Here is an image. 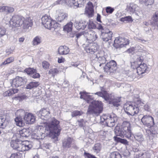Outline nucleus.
Masks as SVG:
<instances>
[{
    "mask_svg": "<svg viewBox=\"0 0 158 158\" xmlns=\"http://www.w3.org/2000/svg\"><path fill=\"white\" fill-rule=\"evenodd\" d=\"M80 98L85 100L87 103H91L89 106L87 113L89 114L99 115L102 113L103 109V105L100 101L93 100V98L89 93L83 91L80 92Z\"/></svg>",
    "mask_w": 158,
    "mask_h": 158,
    "instance_id": "nucleus-1",
    "label": "nucleus"
},
{
    "mask_svg": "<svg viewBox=\"0 0 158 158\" xmlns=\"http://www.w3.org/2000/svg\"><path fill=\"white\" fill-rule=\"evenodd\" d=\"M60 123L59 121L53 118L46 123L45 127V131L48 132L47 134L53 139L56 138L57 140L61 130Z\"/></svg>",
    "mask_w": 158,
    "mask_h": 158,
    "instance_id": "nucleus-2",
    "label": "nucleus"
},
{
    "mask_svg": "<svg viewBox=\"0 0 158 158\" xmlns=\"http://www.w3.org/2000/svg\"><path fill=\"white\" fill-rule=\"evenodd\" d=\"M144 60L143 56L141 55L139 56L136 60L131 62V67L136 70V73L139 76L147 73L148 71V67L143 62Z\"/></svg>",
    "mask_w": 158,
    "mask_h": 158,
    "instance_id": "nucleus-3",
    "label": "nucleus"
},
{
    "mask_svg": "<svg viewBox=\"0 0 158 158\" xmlns=\"http://www.w3.org/2000/svg\"><path fill=\"white\" fill-rule=\"evenodd\" d=\"M143 105V102L139 99L135 102H127L124 105V108L128 115L133 116L138 114L139 111V107Z\"/></svg>",
    "mask_w": 158,
    "mask_h": 158,
    "instance_id": "nucleus-4",
    "label": "nucleus"
},
{
    "mask_svg": "<svg viewBox=\"0 0 158 158\" xmlns=\"http://www.w3.org/2000/svg\"><path fill=\"white\" fill-rule=\"evenodd\" d=\"M121 129L119 126H116L114 129V132L117 136L122 138L126 137L130 139L132 135L130 123L128 121H124L122 123Z\"/></svg>",
    "mask_w": 158,
    "mask_h": 158,
    "instance_id": "nucleus-5",
    "label": "nucleus"
},
{
    "mask_svg": "<svg viewBox=\"0 0 158 158\" xmlns=\"http://www.w3.org/2000/svg\"><path fill=\"white\" fill-rule=\"evenodd\" d=\"M10 145L14 149L20 152L29 151L32 147L31 142L27 140H20L18 139L11 141Z\"/></svg>",
    "mask_w": 158,
    "mask_h": 158,
    "instance_id": "nucleus-6",
    "label": "nucleus"
},
{
    "mask_svg": "<svg viewBox=\"0 0 158 158\" xmlns=\"http://www.w3.org/2000/svg\"><path fill=\"white\" fill-rule=\"evenodd\" d=\"M42 23L45 28L51 29L52 28L55 29L58 27V23L53 20L50 16L45 14L41 18Z\"/></svg>",
    "mask_w": 158,
    "mask_h": 158,
    "instance_id": "nucleus-7",
    "label": "nucleus"
},
{
    "mask_svg": "<svg viewBox=\"0 0 158 158\" xmlns=\"http://www.w3.org/2000/svg\"><path fill=\"white\" fill-rule=\"evenodd\" d=\"M101 119H103V121L105 122L108 126L111 127L115 125V123L118 120V117L115 114L112 113L110 114L103 115Z\"/></svg>",
    "mask_w": 158,
    "mask_h": 158,
    "instance_id": "nucleus-8",
    "label": "nucleus"
},
{
    "mask_svg": "<svg viewBox=\"0 0 158 158\" xmlns=\"http://www.w3.org/2000/svg\"><path fill=\"white\" fill-rule=\"evenodd\" d=\"M130 43L129 39L119 36L115 38L113 46L116 48H120L128 45Z\"/></svg>",
    "mask_w": 158,
    "mask_h": 158,
    "instance_id": "nucleus-9",
    "label": "nucleus"
},
{
    "mask_svg": "<svg viewBox=\"0 0 158 158\" xmlns=\"http://www.w3.org/2000/svg\"><path fill=\"white\" fill-rule=\"evenodd\" d=\"M23 19V17L22 16L18 15H13L9 21L10 26L12 28L22 26Z\"/></svg>",
    "mask_w": 158,
    "mask_h": 158,
    "instance_id": "nucleus-10",
    "label": "nucleus"
},
{
    "mask_svg": "<svg viewBox=\"0 0 158 158\" xmlns=\"http://www.w3.org/2000/svg\"><path fill=\"white\" fill-rule=\"evenodd\" d=\"M117 66L116 62L112 60L106 64L104 68V71L107 73H113L116 70Z\"/></svg>",
    "mask_w": 158,
    "mask_h": 158,
    "instance_id": "nucleus-11",
    "label": "nucleus"
},
{
    "mask_svg": "<svg viewBox=\"0 0 158 158\" xmlns=\"http://www.w3.org/2000/svg\"><path fill=\"white\" fill-rule=\"evenodd\" d=\"M143 124L149 128L154 125V119L153 117L149 115H144L141 119Z\"/></svg>",
    "mask_w": 158,
    "mask_h": 158,
    "instance_id": "nucleus-12",
    "label": "nucleus"
},
{
    "mask_svg": "<svg viewBox=\"0 0 158 158\" xmlns=\"http://www.w3.org/2000/svg\"><path fill=\"white\" fill-rule=\"evenodd\" d=\"M84 50L88 53L94 54L97 51L98 48V45L95 43H90L88 44H83Z\"/></svg>",
    "mask_w": 158,
    "mask_h": 158,
    "instance_id": "nucleus-13",
    "label": "nucleus"
},
{
    "mask_svg": "<svg viewBox=\"0 0 158 158\" xmlns=\"http://www.w3.org/2000/svg\"><path fill=\"white\" fill-rule=\"evenodd\" d=\"M37 129L36 132L32 135L33 138L37 140L44 139L45 136V134L43 132L44 127L42 126L39 125L37 126Z\"/></svg>",
    "mask_w": 158,
    "mask_h": 158,
    "instance_id": "nucleus-14",
    "label": "nucleus"
},
{
    "mask_svg": "<svg viewBox=\"0 0 158 158\" xmlns=\"http://www.w3.org/2000/svg\"><path fill=\"white\" fill-rule=\"evenodd\" d=\"M100 89L101 91L97 92L95 93L94 94L102 97L105 100L110 99L111 97V94L108 93L104 86L101 87Z\"/></svg>",
    "mask_w": 158,
    "mask_h": 158,
    "instance_id": "nucleus-15",
    "label": "nucleus"
},
{
    "mask_svg": "<svg viewBox=\"0 0 158 158\" xmlns=\"http://www.w3.org/2000/svg\"><path fill=\"white\" fill-rule=\"evenodd\" d=\"M35 116L32 114L30 113L26 114L24 117V119L26 123L28 124H31L34 123L35 122Z\"/></svg>",
    "mask_w": 158,
    "mask_h": 158,
    "instance_id": "nucleus-16",
    "label": "nucleus"
},
{
    "mask_svg": "<svg viewBox=\"0 0 158 158\" xmlns=\"http://www.w3.org/2000/svg\"><path fill=\"white\" fill-rule=\"evenodd\" d=\"M112 35V32L110 31L109 29H107L105 32L102 33L101 37L104 41L107 42L111 40Z\"/></svg>",
    "mask_w": 158,
    "mask_h": 158,
    "instance_id": "nucleus-17",
    "label": "nucleus"
},
{
    "mask_svg": "<svg viewBox=\"0 0 158 158\" xmlns=\"http://www.w3.org/2000/svg\"><path fill=\"white\" fill-rule=\"evenodd\" d=\"M22 24V28L24 29H27L30 27H31L33 25V21L30 17H27L26 18L23 17Z\"/></svg>",
    "mask_w": 158,
    "mask_h": 158,
    "instance_id": "nucleus-18",
    "label": "nucleus"
},
{
    "mask_svg": "<svg viewBox=\"0 0 158 158\" xmlns=\"http://www.w3.org/2000/svg\"><path fill=\"white\" fill-rule=\"evenodd\" d=\"M106 101H109V104H112L115 106L118 107L121 104V97H116L114 98L111 94V97L110 99Z\"/></svg>",
    "mask_w": 158,
    "mask_h": 158,
    "instance_id": "nucleus-19",
    "label": "nucleus"
},
{
    "mask_svg": "<svg viewBox=\"0 0 158 158\" xmlns=\"http://www.w3.org/2000/svg\"><path fill=\"white\" fill-rule=\"evenodd\" d=\"M23 81L22 77H16L12 80L11 83V85L13 87H18L22 85Z\"/></svg>",
    "mask_w": 158,
    "mask_h": 158,
    "instance_id": "nucleus-20",
    "label": "nucleus"
},
{
    "mask_svg": "<svg viewBox=\"0 0 158 158\" xmlns=\"http://www.w3.org/2000/svg\"><path fill=\"white\" fill-rule=\"evenodd\" d=\"M87 6L85 8V12L89 17L93 16L94 15V6L92 2H89L87 4Z\"/></svg>",
    "mask_w": 158,
    "mask_h": 158,
    "instance_id": "nucleus-21",
    "label": "nucleus"
},
{
    "mask_svg": "<svg viewBox=\"0 0 158 158\" xmlns=\"http://www.w3.org/2000/svg\"><path fill=\"white\" fill-rule=\"evenodd\" d=\"M73 140V139L70 137L65 138L62 142L63 148L65 149H68L71 147Z\"/></svg>",
    "mask_w": 158,
    "mask_h": 158,
    "instance_id": "nucleus-22",
    "label": "nucleus"
},
{
    "mask_svg": "<svg viewBox=\"0 0 158 158\" xmlns=\"http://www.w3.org/2000/svg\"><path fill=\"white\" fill-rule=\"evenodd\" d=\"M87 40L88 43H93V42L95 41L98 38V36L96 33L94 31L91 32V33L87 34L86 36Z\"/></svg>",
    "mask_w": 158,
    "mask_h": 158,
    "instance_id": "nucleus-23",
    "label": "nucleus"
},
{
    "mask_svg": "<svg viewBox=\"0 0 158 158\" xmlns=\"http://www.w3.org/2000/svg\"><path fill=\"white\" fill-rule=\"evenodd\" d=\"M50 114L49 110L48 108H42L39 112V114L41 116V118L43 119H44V118L48 116Z\"/></svg>",
    "mask_w": 158,
    "mask_h": 158,
    "instance_id": "nucleus-24",
    "label": "nucleus"
},
{
    "mask_svg": "<svg viewBox=\"0 0 158 158\" xmlns=\"http://www.w3.org/2000/svg\"><path fill=\"white\" fill-rule=\"evenodd\" d=\"M138 6L133 3H130L128 4L127 6L126 10L132 13H134L137 10Z\"/></svg>",
    "mask_w": 158,
    "mask_h": 158,
    "instance_id": "nucleus-25",
    "label": "nucleus"
},
{
    "mask_svg": "<svg viewBox=\"0 0 158 158\" xmlns=\"http://www.w3.org/2000/svg\"><path fill=\"white\" fill-rule=\"evenodd\" d=\"M70 50L68 47L65 46H60L58 49L59 53L60 55H66L69 52Z\"/></svg>",
    "mask_w": 158,
    "mask_h": 158,
    "instance_id": "nucleus-26",
    "label": "nucleus"
},
{
    "mask_svg": "<svg viewBox=\"0 0 158 158\" xmlns=\"http://www.w3.org/2000/svg\"><path fill=\"white\" fill-rule=\"evenodd\" d=\"M30 131L28 128H24L19 131V134L21 137L27 138L30 135Z\"/></svg>",
    "mask_w": 158,
    "mask_h": 158,
    "instance_id": "nucleus-27",
    "label": "nucleus"
},
{
    "mask_svg": "<svg viewBox=\"0 0 158 158\" xmlns=\"http://www.w3.org/2000/svg\"><path fill=\"white\" fill-rule=\"evenodd\" d=\"M73 6L76 7L83 6L85 3V0H71Z\"/></svg>",
    "mask_w": 158,
    "mask_h": 158,
    "instance_id": "nucleus-28",
    "label": "nucleus"
},
{
    "mask_svg": "<svg viewBox=\"0 0 158 158\" xmlns=\"http://www.w3.org/2000/svg\"><path fill=\"white\" fill-rule=\"evenodd\" d=\"M19 89H11L4 92L3 96L4 97L9 96L17 93Z\"/></svg>",
    "mask_w": 158,
    "mask_h": 158,
    "instance_id": "nucleus-29",
    "label": "nucleus"
},
{
    "mask_svg": "<svg viewBox=\"0 0 158 158\" xmlns=\"http://www.w3.org/2000/svg\"><path fill=\"white\" fill-rule=\"evenodd\" d=\"M151 20H152L151 23V24L157 26V25L158 24V10L156 11L153 15Z\"/></svg>",
    "mask_w": 158,
    "mask_h": 158,
    "instance_id": "nucleus-30",
    "label": "nucleus"
},
{
    "mask_svg": "<svg viewBox=\"0 0 158 158\" xmlns=\"http://www.w3.org/2000/svg\"><path fill=\"white\" fill-rule=\"evenodd\" d=\"M15 121L16 125L18 126L23 127L25 125L22 117H16L15 119Z\"/></svg>",
    "mask_w": 158,
    "mask_h": 158,
    "instance_id": "nucleus-31",
    "label": "nucleus"
},
{
    "mask_svg": "<svg viewBox=\"0 0 158 158\" xmlns=\"http://www.w3.org/2000/svg\"><path fill=\"white\" fill-rule=\"evenodd\" d=\"M68 17V15L67 14L60 12L59 13L56 19L58 21L61 22L64 19H67Z\"/></svg>",
    "mask_w": 158,
    "mask_h": 158,
    "instance_id": "nucleus-32",
    "label": "nucleus"
},
{
    "mask_svg": "<svg viewBox=\"0 0 158 158\" xmlns=\"http://www.w3.org/2000/svg\"><path fill=\"white\" fill-rule=\"evenodd\" d=\"M39 85L40 83L38 81H32L27 85L26 88L27 89H31L37 87Z\"/></svg>",
    "mask_w": 158,
    "mask_h": 158,
    "instance_id": "nucleus-33",
    "label": "nucleus"
},
{
    "mask_svg": "<svg viewBox=\"0 0 158 158\" xmlns=\"http://www.w3.org/2000/svg\"><path fill=\"white\" fill-rule=\"evenodd\" d=\"M149 128L150 129L147 131H150V133L148 132V134L152 135L158 134V127L156 126H155L154 125L152 126V127H151Z\"/></svg>",
    "mask_w": 158,
    "mask_h": 158,
    "instance_id": "nucleus-34",
    "label": "nucleus"
},
{
    "mask_svg": "<svg viewBox=\"0 0 158 158\" xmlns=\"http://www.w3.org/2000/svg\"><path fill=\"white\" fill-rule=\"evenodd\" d=\"M75 27L78 30H83L86 27V25L83 22H79L75 24Z\"/></svg>",
    "mask_w": 158,
    "mask_h": 158,
    "instance_id": "nucleus-35",
    "label": "nucleus"
},
{
    "mask_svg": "<svg viewBox=\"0 0 158 158\" xmlns=\"http://www.w3.org/2000/svg\"><path fill=\"white\" fill-rule=\"evenodd\" d=\"M73 23L71 22H70L67 23L64 27V30L67 31L68 32H71L72 30Z\"/></svg>",
    "mask_w": 158,
    "mask_h": 158,
    "instance_id": "nucleus-36",
    "label": "nucleus"
},
{
    "mask_svg": "<svg viewBox=\"0 0 158 158\" xmlns=\"http://www.w3.org/2000/svg\"><path fill=\"white\" fill-rule=\"evenodd\" d=\"M115 141L118 143H120L125 145H128V142L127 139H123L119 137L115 136L114 137Z\"/></svg>",
    "mask_w": 158,
    "mask_h": 158,
    "instance_id": "nucleus-37",
    "label": "nucleus"
},
{
    "mask_svg": "<svg viewBox=\"0 0 158 158\" xmlns=\"http://www.w3.org/2000/svg\"><path fill=\"white\" fill-rule=\"evenodd\" d=\"M102 148L101 145L100 143H98L95 144L93 148V150L94 152L96 153H99L101 150Z\"/></svg>",
    "mask_w": 158,
    "mask_h": 158,
    "instance_id": "nucleus-38",
    "label": "nucleus"
},
{
    "mask_svg": "<svg viewBox=\"0 0 158 158\" xmlns=\"http://www.w3.org/2000/svg\"><path fill=\"white\" fill-rule=\"evenodd\" d=\"M59 73V70L57 68H52L50 69L48 71L49 74L52 75V76L54 77L55 76Z\"/></svg>",
    "mask_w": 158,
    "mask_h": 158,
    "instance_id": "nucleus-39",
    "label": "nucleus"
},
{
    "mask_svg": "<svg viewBox=\"0 0 158 158\" xmlns=\"http://www.w3.org/2000/svg\"><path fill=\"white\" fill-rule=\"evenodd\" d=\"M15 60V58L13 56H11L7 58L1 64L2 65H6L13 62Z\"/></svg>",
    "mask_w": 158,
    "mask_h": 158,
    "instance_id": "nucleus-40",
    "label": "nucleus"
},
{
    "mask_svg": "<svg viewBox=\"0 0 158 158\" xmlns=\"http://www.w3.org/2000/svg\"><path fill=\"white\" fill-rule=\"evenodd\" d=\"M41 42V38L39 36L35 37L32 42V45L34 46L37 45Z\"/></svg>",
    "mask_w": 158,
    "mask_h": 158,
    "instance_id": "nucleus-41",
    "label": "nucleus"
},
{
    "mask_svg": "<svg viewBox=\"0 0 158 158\" xmlns=\"http://www.w3.org/2000/svg\"><path fill=\"white\" fill-rule=\"evenodd\" d=\"M110 158H122V156L118 152L114 151L110 153Z\"/></svg>",
    "mask_w": 158,
    "mask_h": 158,
    "instance_id": "nucleus-42",
    "label": "nucleus"
},
{
    "mask_svg": "<svg viewBox=\"0 0 158 158\" xmlns=\"http://www.w3.org/2000/svg\"><path fill=\"white\" fill-rule=\"evenodd\" d=\"M24 71L27 74L29 75H33L34 72H37L36 70L35 69H34L33 68H29L26 69L24 70Z\"/></svg>",
    "mask_w": 158,
    "mask_h": 158,
    "instance_id": "nucleus-43",
    "label": "nucleus"
},
{
    "mask_svg": "<svg viewBox=\"0 0 158 158\" xmlns=\"http://www.w3.org/2000/svg\"><path fill=\"white\" fill-rule=\"evenodd\" d=\"M120 21L130 22H133V19L131 16H129L121 18L120 19Z\"/></svg>",
    "mask_w": 158,
    "mask_h": 158,
    "instance_id": "nucleus-44",
    "label": "nucleus"
},
{
    "mask_svg": "<svg viewBox=\"0 0 158 158\" xmlns=\"http://www.w3.org/2000/svg\"><path fill=\"white\" fill-rule=\"evenodd\" d=\"M83 112L81 110H74L72 113V117H76L78 116L81 115L83 114Z\"/></svg>",
    "mask_w": 158,
    "mask_h": 158,
    "instance_id": "nucleus-45",
    "label": "nucleus"
},
{
    "mask_svg": "<svg viewBox=\"0 0 158 158\" xmlns=\"http://www.w3.org/2000/svg\"><path fill=\"white\" fill-rule=\"evenodd\" d=\"M10 158H23V155L19 152L12 153Z\"/></svg>",
    "mask_w": 158,
    "mask_h": 158,
    "instance_id": "nucleus-46",
    "label": "nucleus"
},
{
    "mask_svg": "<svg viewBox=\"0 0 158 158\" xmlns=\"http://www.w3.org/2000/svg\"><path fill=\"white\" fill-rule=\"evenodd\" d=\"M25 111L23 109H19L17 110L15 112V114L16 117H22V116L24 114Z\"/></svg>",
    "mask_w": 158,
    "mask_h": 158,
    "instance_id": "nucleus-47",
    "label": "nucleus"
},
{
    "mask_svg": "<svg viewBox=\"0 0 158 158\" xmlns=\"http://www.w3.org/2000/svg\"><path fill=\"white\" fill-rule=\"evenodd\" d=\"M88 27L89 29H95L96 27V25L94 22L91 20L89 21Z\"/></svg>",
    "mask_w": 158,
    "mask_h": 158,
    "instance_id": "nucleus-48",
    "label": "nucleus"
},
{
    "mask_svg": "<svg viewBox=\"0 0 158 158\" xmlns=\"http://www.w3.org/2000/svg\"><path fill=\"white\" fill-rule=\"evenodd\" d=\"M42 65L44 69H47L49 68L50 64L48 62L45 60L42 62Z\"/></svg>",
    "mask_w": 158,
    "mask_h": 158,
    "instance_id": "nucleus-49",
    "label": "nucleus"
},
{
    "mask_svg": "<svg viewBox=\"0 0 158 158\" xmlns=\"http://www.w3.org/2000/svg\"><path fill=\"white\" fill-rule=\"evenodd\" d=\"M106 13L108 14H112L114 11V8L110 6H107L106 8Z\"/></svg>",
    "mask_w": 158,
    "mask_h": 158,
    "instance_id": "nucleus-50",
    "label": "nucleus"
},
{
    "mask_svg": "<svg viewBox=\"0 0 158 158\" xmlns=\"http://www.w3.org/2000/svg\"><path fill=\"white\" fill-rule=\"evenodd\" d=\"M154 0H143V2L146 6L151 5L153 4Z\"/></svg>",
    "mask_w": 158,
    "mask_h": 158,
    "instance_id": "nucleus-51",
    "label": "nucleus"
},
{
    "mask_svg": "<svg viewBox=\"0 0 158 158\" xmlns=\"http://www.w3.org/2000/svg\"><path fill=\"white\" fill-rule=\"evenodd\" d=\"M6 30L5 29L1 26L0 28V37L6 34Z\"/></svg>",
    "mask_w": 158,
    "mask_h": 158,
    "instance_id": "nucleus-52",
    "label": "nucleus"
},
{
    "mask_svg": "<svg viewBox=\"0 0 158 158\" xmlns=\"http://www.w3.org/2000/svg\"><path fill=\"white\" fill-rule=\"evenodd\" d=\"M77 121L78 122L79 126L81 127H83L86 122V121H85L83 119L78 120Z\"/></svg>",
    "mask_w": 158,
    "mask_h": 158,
    "instance_id": "nucleus-53",
    "label": "nucleus"
},
{
    "mask_svg": "<svg viewBox=\"0 0 158 158\" xmlns=\"http://www.w3.org/2000/svg\"><path fill=\"white\" fill-rule=\"evenodd\" d=\"M6 8L5 12L8 13H12L14 10V8L12 7L6 6Z\"/></svg>",
    "mask_w": 158,
    "mask_h": 158,
    "instance_id": "nucleus-54",
    "label": "nucleus"
},
{
    "mask_svg": "<svg viewBox=\"0 0 158 158\" xmlns=\"http://www.w3.org/2000/svg\"><path fill=\"white\" fill-rule=\"evenodd\" d=\"M5 121V119L4 118L0 117V128H4L3 124Z\"/></svg>",
    "mask_w": 158,
    "mask_h": 158,
    "instance_id": "nucleus-55",
    "label": "nucleus"
},
{
    "mask_svg": "<svg viewBox=\"0 0 158 158\" xmlns=\"http://www.w3.org/2000/svg\"><path fill=\"white\" fill-rule=\"evenodd\" d=\"M143 105L140 106V107L139 108H141L142 106H143L145 110L149 111L150 110V107L149 106L148 104H145L143 102Z\"/></svg>",
    "mask_w": 158,
    "mask_h": 158,
    "instance_id": "nucleus-56",
    "label": "nucleus"
},
{
    "mask_svg": "<svg viewBox=\"0 0 158 158\" xmlns=\"http://www.w3.org/2000/svg\"><path fill=\"white\" fill-rule=\"evenodd\" d=\"M67 0H58L56 1L57 4H63L67 3Z\"/></svg>",
    "mask_w": 158,
    "mask_h": 158,
    "instance_id": "nucleus-57",
    "label": "nucleus"
},
{
    "mask_svg": "<svg viewBox=\"0 0 158 158\" xmlns=\"http://www.w3.org/2000/svg\"><path fill=\"white\" fill-rule=\"evenodd\" d=\"M32 77L33 78H38L40 77V75L39 73H37V72H35Z\"/></svg>",
    "mask_w": 158,
    "mask_h": 158,
    "instance_id": "nucleus-58",
    "label": "nucleus"
},
{
    "mask_svg": "<svg viewBox=\"0 0 158 158\" xmlns=\"http://www.w3.org/2000/svg\"><path fill=\"white\" fill-rule=\"evenodd\" d=\"M134 138L136 140L139 141H141L142 139V137L140 135H135V136Z\"/></svg>",
    "mask_w": 158,
    "mask_h": 158,
    "instance_id": "nucleus-59",
    "label": "nucleus"
},
{
    "mask_svg": "<svg viewBox=\"0 0 158 158\" xmlns=\"http://www.w3.org/2000/svg\"><path fill=\"white\" fill-rule=\"evenodd\" d=\"M65 61V60L64 58H58V63H60L64 62Z\"/></svg>",
    "mask_w": 158,
    "mask_h": 158,
    "instance_id": "nucleus-60",
    "label": "nucleus"
},
{
    "mask_svg": "<svg viewBox=\"0 0 158 158\" xmlns=\"http://www.w3.org/2000/svg\"><path fill=\"white\" fill-rule=\"evenodd\" d=\"M101 15L99 14H98L97 17V20L99 22L102 23V21L101 20Z\"/></svg>",
    "mask_w": 158,
    "mask_h": 158,
    "instance_id": "nucleus-61",
    "label": "nucleus"
},
{
    "mask_svg": "<svg viewBox=\"0 0 158 158\" xmlns=\"http://www.w3.org/2000/svg\"><path fill=\"white\" fill-rule=\"evenodd\" d=\"M6 6L0 7V12H5Z\"/></svg>",
    "mask_w": 158,
    "mask_h": 158,
    "instance_id": "nucleus-62",
    "label": "nucleus"
},
{
    "mask_svg": "<svg viewBox=\"0 0 158 158\" xmlns=\"http://www.w3.org/2000/svg\"><path fill=\"white\" fill-rule=\"evenodd\" d=\"M127 51L129 53H132L134 51V49L132 48H130L127 50Z\"/></svg>",
    "mask_w": 158,
    "mask_h": 158,
    "instance_id": "nucleus-63",
    "label": "nucleus"
},
{
    "mask_svg": "<svg viewBox=\"0 0 158 158\" xmlns=\"http://www.w3.org/2000/svg\"><path fill=\"white\" fill-rule=\"evenodd\" d=\"M98 29L99 30H103V27L101 24H99Z\"/></svg>",
    "mask_w": 158,
    "mask_h": 158,
    "instance_id": "nucleus-64",
    "label": "nucleus"
}]
</instances>
